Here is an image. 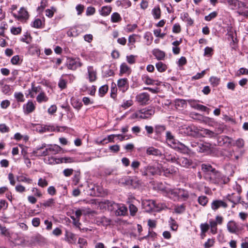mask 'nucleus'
I'll return each instance as SVG.
<instances>
[{
	"instance_id": "obj_28",
	"label": "nucleus",
	"mask_w": 248,
	"mask_h": 248,
	"mask_svg": "<svg viewBox=\"0 0 248 248\" xmlns=\"http://www.w3.org/2000/svg\"><path fill=\"white\" fill-rule=\"evenodd\" d=\"M48 150L50 151V154L56 155L60 152L62 148L60 146L56 144L48 145Z\"/></svg>"
},
{
	"instance_id": "obj_49",
	"label": "nucleus",
	"mask_w": 248,
	"mask_h": 248,
	"mask_svg": "<svg viewBox=\"0 0 248 248\" xmlns=\"http://www.w3.org/2000/svg\"><path fill=\"white\" fill-rule=\"evenodd\" d=\"M133 104V101L132 100L130 99L128 100H124L123 103L121 105V107L124 109H126L132 106Z\"/></svg>"
},
{
	"instance_id": "obj_10",
	"label": "nucleus",
	"mask_w": 248,
	"mask_h": 248,
	"mask_svg": "<svg viewBox=\"0 0 248 248\" xmlns=\"http://www.w3.org/2000/svg\"><path fill=\"white\" fill-rule=\"evenodd\" d=\"M210 179L212 183L214 184H218L221 182V175L220 173L216 171L214 169V171H212L210 174Z\"/></svg>"
},
{
	"instance_id": "obj_4",
	"label": "nucleus",
	"mask_w": 248,
	"mask_h": 248,
	"mask_svg": "<svg viewBox=\"0 0 248 248\" xmlns=\"http://www.w3.org/2000/svg\"><path fill=\"white\" fill-rule=\"evenodd\" d=\"M150 99V95L147 93H142L136 96V101L141 105L148 104Z\"/></svg>"
},
{
	"instance_id": "obj_55",
	"label": "nucleus",
	"mask_w": 248,
	"mask_h": 248,
	"mask_svg": "<svg viewBox=\"0 0 248 248\" xmlns=\"http://www.w3.org/2000/svg\"><path fill=\"white\" fill-rule=\"evenodd\" d=\"M213 53V49L212 47L206 46L204 48V56H211Z\"/></svg>"
},
{
	"instance_id": "obj_1",
	"label": "nucleus",
	"mask_w": 248,
	"mask_h": 248,
	"mask_svg": "<svg viewBox=\"0 0 248 248\" xmlns=\"http://www.w3.org/2000/svg\"><path fill=\"white\" fill-rule=\"evenodd\" d=\"M155 109L149 107L142 108L132 114L133 118L147 119L154 114Z\"/></svg>"
},
{
	"instance_id": "obj_51",
	"label": "nucleus",
	"mask_w": 248,
	"mask_h": 248,
	"mask_svg": "<svg viewBox=\"0 0 248 248\" xmlns=\"http://www.w3.org/2000/svg\"><path fill=\"white\" fill-rule=\"evenodd\" d=\"M108 86L107 85H104L102 86L99 89V93L101 96H103L108 92Z\"/></svg>"
},
{
	"instance_id": "obj_19",
	"label": "nucleus",
	"mask_w": 248,
	"mask_h": 248,
	"mask_svg": "<svg viewBox=\"0 0 248 248\" xmlns=\"http://www.w3.org/2000/svg\"><path fill=\"white\" fill-rule=\"evenodd\" d=\"M153 55L158 60H163L165 57L166 54L165 52L160 50L158 48H155L152 51Z\"/></svg>"
},
{
	"instance_id": "obj_59",
	"label": "nucleus",
	"mask_w": 248,
	"mask_h": 248,
	"mask_svg": "<svg viewBox=\"0 0 248 248\" xmlns=\"http://www.w3.org/2000/svg\"><path fill=\"white\" fill-rule=\"evenodd\" d=\"M42 24V20L39 18L34 20L32 24V26L35 28H40Z\"/></svg>"
},
{
	"instance_id": "obj_25",
	"label": "nucleus",
	"mask_w": 248,
	"mask_h": 248,
	"mask_svg": "<svg viewBox=\"0 0 248 248\" xmlns=\"http://www.w3.org/2000/svg\"><path fill=\"white\" fill-rule=\"evenodd\" d=\"M178 201L180 200H186L189 197L188 192L183 189H178Z\"/></svg>"
},
{
	"instance_id": "obj_2",
	"label": "nucleus",
	"mask_w": 248,
	"mask_h": 248,
	"mask_svg": "<svg viewBox=\"0 0 248 248\" xmlns=\"http://www.w3.org/2000/svg\"><path fill=\"white\" fill-rule=\"evenodd\" d=\"M142 206L147 212H150L152 211H158L163 208L162 205H161V207H160L159 204H156L155 201L152 200H142Z\"/></svg>"
},
{
	"instance_id": "obj_30",
	"label": "nucleus",
	"mask_w": 248,
	"mask_h": 248,
	"mask_svg": "<svg viewBox=\"0 0 248 248\" xmlns=\"http://www.w3.org/2000/svg\"><path fill=\"white\" fill-rule=\"evenodd\" d=\"M162 170L164 172V175L166 176H168L170 174H175L177 172V169L174 167H171L167 169L163 168Z\"/></svg>"
},
{
	"instance_id": "obj_32",
	"label": "nucleus",
	"mask_w": 248,
	"mask_h": 248,
	"mask_svg": "<svg viewBox=\"0 0 248 248\" xmlns=\"http://www.w3.org/2000/svg\"><path fill=\"white\" fill-rule=\"evenodd\" d=\"M201 131L202 132L201 134H202L204 137L213 138L216 136V134L215 133L207 129H201Z\"/></svg>"
},
{
	"instance_id": "obj_41",
	"label": "nucleus",
	"mask_w": 248,
	"mask_h": 248,
	"mask_svg": "<svg viewBox=\"0 0 248 248\" xmlns=\"http://www.w3.org/2000/svg\"><path fill=\"white\" fill-rule=\"evenodd\" d=\"M191 105L193 108L202 111H206L209 109L205 106L201 104H195V103L191 104Z\"/></svg>"
},
{
	"instance_id": "obj_47",
	"label": "nucleus",
	"mask_w": 248,
	"mask_h": 248,
	"mask_svg": "<svg viewBox=\"0 0 248 248\" xmlns=\"http://www.w3.org/2000/svg\"><path fill=\"white\" fill-rule=\"evenodd\" d=\"M198 202L202 206H205L208 202V198L205 196H201L198 198Z\"/></svg>"
},
{
	"instance_id": "obj_11",
	"label": "nucleus",
	"mask_w": 248,
	"mask_h": 248,
	"mask_svg": "<svg viewBox=\"0 0 248 248\" xmlns=\"http://www.w3.org/2000/svg\"><path fill=\"white\" fill-rule=\"evenodd\" d=\"M228 206L227 204L222 200H214L211 203V207L212 210L216 211L219 208L222 207L226 208Z\"/></svg>"
},
{
	"instance_id": "obj_7",
	"label": "nucleus",
	"mask_w": 248,
	"mask_h": 248,
	"mask_svg": "<svg viewBox=\"0 0 248 248\" xmlns=\"http://www.w3.org/2000/svg\"><path fill=\"white\" fill-rule=\"evenodd\" d=\"M229 6L232 9H236L246 6V4L244 2L240 0H226Z\"/></svg>"
},
{
	"instance_id": "obj_29",
	"label": "nucleus",
	"mask_w": 248,
	"mask_h": 248,
	"mask_svg": "<svg viewBox=\"0 0 248 248\" xmlns=\"http://www.w3.org/2000/svg\"><path fill=\"white\" fill-rule=\"evenodd\" d=\"M181 18L182 20L187 23L189 25H191L193 21L192 19L189 17L188 13L184 12L181 14Z\"/></svg>"
},
{
	"instance_id": "obj_39",
	"label": "nucleus",
	"mask_w": 248,
	"mask_h": 248,
	"mask_svg": "<svg viewBox=\"0 0 248 248\" xmlns=\"http://www.w3.org/2000/svg\"><path fill=\"white\" fill-rule=\"evenodd\" d=\"M104 204L107 206L108 209L110 210L116 209V206H118V204L112 201L108 200L105 201Z\"/></svg>"
},
{
	"instance_id": "obj_38",
	"label": "nucleus",
	"mask_w": 248,
	"mask_h": 248,
	"mask_svg": "<svg viewBox=\"0 0 248 248\" xmlns=\"http://www.w3.org/2000/svg\"><path fill=\"white\" fill-rule=\"evenodd\" d=\"M228 139L229 137L225 136H221L217 137V145L218 146L223 145L225 143L227 142Z\"/></svg>"
},
{
	"instance_id": "obj_14",
	"label": "nucleus",
	"mask_w": 248,
	"mask_h": 248,
	"mask_svg": "<svg viewBox=\"0 0 248 248\" xmlns=\"http://www.w3.org/2000/svg\"><path fill=\"white\" fill-rule=\"evenodd\" d=\"M211 148V144L207 142H200L199 146L197 148V152L204 153L210 151Z\"/></svg>"
},
{
	"instance_id": "obj_23",
	"label": "nucleus",
	"mask_w": 248,
	"mask_h": 248,
	"mask_svg": "<svg viewBox=\"0 0 248 248\" xmlns=\"http://www.w3.org/2000/svg\"><path fill=\"white\" fill-rule=\"evenodd\" d=\"M65 240L70 244H76L77 238L76 235L71 232L66 231Z\"/></svg>"
},
{
	"instance_id": "obj_35",
	"label": "nucleus",
	"mask_w": 248,
	"mask_h": 248,
	"mask_svg": "<svg viewBox=\"0 0 248 248\" xmlns=\"http://www.w3.org/2000/svg\"><path fill=\"white\" fill-rule=\"evenodd\" d=\"M36 100L38 103H41L43 102H46L48 98L44 92H41L37 95Z\"/></svg>"
},
{
	"instance_id": "obj_57",
	"label": "nucleus",
	"mask_w": 248,
	"mask_h": 248,
	"mask_svg": "<svg viewBox=\"0 0 248 248\" xmlns=\"http://www.w3.org/2000/svg\"><path fill=\"white\" fill-rule=\"evenodd\" d=\"M129 70V67L125 63H123L120 66V73H126Z\"/></svg>"
},
{
	"instance_id": "obj_62",
	"label": "nucleus",
	"mask_w": 248,
	"mask_h": 248,
	"mask_svg": "<svg viewBox=\"0 0 248 248\" xmlns=\"http://www.w3.org/2000/svg\"><path fill=\"white\" fill-rule=\"evenodd\" d=\"M215 243L214 239H208L207 241L204 243V247L205 248H209L213 246Z\"/></svg>"
},
{
	"instance_id": "obj_8",
	"label": "nucleus",
	"mask_w": 248,
	"mask_h": 248,
	"mask_svg": "<svg viewBox=\"0 0 248 248\" xmlns=\"http://www.w3.org/2000/svg\"><path fill=\"white\" fill-rule=\"evenodd\" d=\"M171 159L174 160V162L183 167L188 168L192 164V162L190 160L184 157L177 158L174 157L173 158H171Z\"/></svg>"
},
{
	"instance_id": "obj_48",
	"label": "nucleus",
	"mask_w": 248,
	"mask_h": 248,
	"mask_svg": "<svg viewBox=\"0 0 248 248\" xmlns=\"http://www.w3.org/2000/svg\"><path fill=\"white\" fill-rule=\"evenodd\" d=\"M22 60L20 58L18 55H16L12 57L11 60V63L14 65L20 64Z\"/></svg>"
},
{
	"instance_id": "obj_37",
	"label": "nucleus",
	"mask_w": 248,
	"mask_h": 248,
	"mask_svg": "<svg viewBox=\"0 0 248 248\" xmlns=\"http://www.w3.org/2000/svg\"><path fill=\"white\" fill-rule=\"evenodd\" d=\"M122 20V17L118 13H113L111 16V21L112 23L119 22Z\"/></svg>"
},
{
	"instance_id": "obj_53",
	"label": "nucleus",
	"mask_w": 248,
	"mask_h": 248,
	"mask_svg": "<svg viewBox=\"0 0 248 248\" xmlns=\"http://www.w3.org/2000/svg\"><path fill=\"white\" fill-rule=\"evenodd\" d=\"M142 79L143 80L144 82L147 85H153L155 82V80L151 79L148 76H143L142 77Z\"/></svg>"
},
{
	"instance_id": "obj_64",
	"label": "nucleus",
	"mask_w": 248,
	"mask_h": 248,
	"mask_svg": "<svg viewBox=\"0 0 248 248\" xmlns=\"http://www.w3.org/2000/svg\"><path fill=\"white\" fill-rule=\"evenodd\" d=\"M129 211L130 215L131 216H134L138 211L137 207L133 204H130L129 206Z\"/></svg>"
},
{
	"instance_id": "obj_54",
	"label": "nucleus",
	"mask_w": 248,
	"mask_h": 248,
	"mask_svg": "<svg viewBox=\"0 0 248 248\" xmlns=\"http://www.w3.org/2000/svg\"><path fill=\"white\" fill-rule=\"evenodd\" d=\"M210 81L211 82V84L214 86L216 87L217 85H218L220 79L219 78H217L216 77H212L210 78Z\"/></svg>"
},
{
	"instance_id": "obj_46",
	"label": "nucleus",
	"mask_w": 248,
	"mask_h": 248,
	"mask_svg": "<svg viewBox=\"0 0 248 248\" xmlns=\"http://www.w3.org/2000/svg\"><path fill=\"white\" fill-rule=\"evenodd\" d=\"M78 34L79 32H78V30L76 28H71L67 32V35L70 37L77 36L78 35Z\"/></svg>"
},
{
	"instance_id": "obj_6",
	"label": "nucleus",
	"mask_w": 248,
	"mask_h": 248,
	"mask_svg": "<svg viewBox=\"0 0 248 248\" xmlns=\"http://www.w3.org/2000/svg\"><path fill=\"white\" fill-rule=\"evenodd\" d=\"M119 90L122 93L125 92L129 88V82L126 78L119 79L117 81Z\"/></svg>"
},
{
	"instance_id": "obj_18",
	"label": "nucleus",
	"mask_w": 248,
	"mask_h": 248,
	"mask_svg": "<svg viewBox=\"0 0 248 248\" xmlns=\"http://www.w3.org/2000/svg\"><path fill=\"white\" fill-rule=\"evenodd\" d=\"M146 153L148 155H162V153L159 150L152 146L149 147L147 148Z\"/></svg>"
},
{
	"instance_id": "obj_42",
	"label": "nucleus",
	"mask_w": 248,
	"mask_h": 248,
	"mask_svg": "<svg viewBox=\"0 0 248 248\" xmlns=\"http://www.w3.org/2000/svg\"><path fill=\"white\" fill-rule=\"evenodd\" d=\"M156 69L159 72L165 71L167 68V65L162 62H158L155 64Z\"/></svg>"
},
{
	"instance_id": "obj_56",
	"label": "nucleus",
	"mask_w": 248,
	"mask_h": 248,
	"mask_svg": "<svg viewBox=\"0 0 248 248\" xmlns=\"http://www.w3.org/2000/svg\"><path fill=\"white\" fill-rule=\"evenodd\" d=\"M217 15V12H213L208 16H206L204 17L205 20L209 21H211L213 18H215Z\"/></svg>"
},
{
	"instance_id": "obj_13",
	"label": "nucleus",
	"mask_w": 248,
	"mask_h": 248,
	"mask_svg": "<svg viewBox=\"0 0 248 248\" xmlns=\"http://www.w3.org/2000/svg\"><path fill=\"white\" fill-rule=\"evenodd\" d=\"M35 109V106L31 100H29L27 104L23 105V111L25 114H28L33 112Z\"/></svg>"
},
{
	"instance_id": "obj_63",
	"label": "nucleus",
	"mask_w": 248,
	"mask_h": 248,
	"mask_svg": "<svg viewBox=\"0 0 248 248\" xmlns=\"http://www.w3.org/2000/svg\"><path fill=\"white\" fill-rule=\"evenodd\" d=\"M55 202L53 199H49L48 200L45 201L43 205L45 207H50L54 205Z\"/></svg>"
},
{
	"instance_id": "obj_16",
	"label": "nucleus",
	"mask_w": 248,
	"mask_h": 248,
	"mask_svg": "<svg viewBox=\"0 0 248 248\" xmlns=\"http://www.w3.org/2000/svg\"><path fill=\"white\" fill-rule=\"evenodd\" d=\"M88 78L90 82H92L96 80L97 78L96 71L94 69L93 66L88 67Z\"/></svg>"
},
{
	"instance_id": "obj_21",
	"label": "nucleus",
	"mask_w": 248,
	"mask_h": 248,
	"mask_svg": "<svg viewBox=\"0 0 248 248\" xmlns=\"http://www.w3.org/2000/svg\"><path fill=\"white\" fill-rule=\"evenodd\" d=\"M15 16L19 20L27 19L29 17V15L25 9L21 8L20 9L18 15H15Z\"/></svg>"
},
{
	"instance_id": "obj_33",
	"label": "nucleus",
	"mask_w": 248,
	"mask_h": 248,
	"mask_svg": "<svg viewBox=\"0 0 248 248\" xmlns=\"http://www.w3.org/2000/svg\"><path fill=\"white\" fill-rule=\"evenodd\" d=\"M166 140L169 142V144L171 145H173L174 142L177 140L174 138V136L172 135L170 131H167L166 132Z\"/></svg>"
},
{
	"instance_id": "obj_61",
	"label": "nucleus",
	"mask_w": 248,
	"mask_h": 248,
	"mask_svg": "<svg viewBox=\"0 0 248 248\" xmlns=\"http://www.w3.org/2000/svg\"><path fill=\"white\" fill-rule=\"evenodd\" d=\"M138 35L135 34H133L130 35L128 37V45H134L135 43L136 42V37Z\"/></svg>"
},
{
	"instance_id": "obj_9",
	"label": "nucleus",
	"mask_w": 248,
	"mask_h": 248,
	"mask_svg": "<svg viewBox=\"0 0 248 248\" xmlns=\"http://www.w3.org/2000/svg\"><path fill=\"white\" fill-rule=\"evenodd\" d=\"M227 228L228 231L232 233H236L241 230L237 224L233 220L228 222Z\"/></svg>"
},
{
	"instance_id": "obj_36",
	"label": "nucleus",
	"mask_w": 248,
	"mask_h": 248,
	"mask_svg": "<svg viewBox=\"0 0 248 248\" xmlns=\"http://www.w3.org/2000/svg\"><path fill=\"white\" fill-rule=\"evenodd\" d=\"M16 180L19 182H25L27 184H31L32 182V180L30 178H27L23 175L17 176L16 177Z\"/></svg>"
},
{
	"instance_id": "obj_20",
	"label": "nucleus",
	"mask_w": 248,
	"mask_h": 248,
	"mask_svg": "<svg viewBox=\"0 0 248 248\" xmlns=\"http://www.w3.org/2000/svg\"><path fill=\"white\" fill-rule=\"evenodd\" d=\"M115 214L116 216H124L127 211V208L123 204H118L116 207Z\"/></svg>"
},
{
	"instance_id": "obj_50",
	"label": "nucleus",
	"mask_w": 248,
	"mask_h": 248,
	"mask_svg": "<svg viewBox=\"0 0 248 248\" xmlns=\"http://www.w3.org/2000/svg\"><path fill=\"white\" fill-rule=\"evenodd\" d=\"M117 88L115 84H112L111 87L110 96L113 99H115L117 96Z\"/></svg>"
},
{
	"instance_id": "obj_44",
	"label": "nucleus",
	"mask_w": 248,
	"mask_h": 248,
	"mask_svg": "<svg viewBox=\"0 0 248 248\" xmlns=\"http://www.w3.org/2000/svg\"><path fill=\"white\" fill-rule=\"evenodd\" d=\"M214 168L209 164H203L202 165V170L204 172H208L210 174L212 171H214Z\"/></svg>"
},
{
	"instance_id": "obj_31",
	"label": "nucleus",
	"mask_w": 248,
	"mask_h": 248,
	"mask_svg": "<svg viewBox=\"0 0 248 248\" xmlns=\"http://www.w3.org/2000/svg\"><path fill=\"white\" fill-rule=\"evenodd\" d=\"M132 180L129 176H125L119 180V183L125 186H131L132 184Z\"/></svg>"
},
{
	"instance_id": "obj_43",
	"label": "nucleus",
	"mask_w": 248,
	"mask_h": 248,
	"mask_svg": "<svg viewBox=\"0 0 248 248\" xmlns=\"http://www.w3.org/2000/svg\"><path fill=\"white\" fill-rule=\"evenodd\" d=\"M144 38L146 40L147 45L149 46L152 44L153 38L150 32H146L144 34Z\"/></svg>"
},
{
	"instance_id": "obj_58",
	"label": "nucleus",
	"mask_w": 248,
	"mask_h": 248,
	"mask_svg": "<svg viewBox=\"0 0 248 248\" xmlns=\"http://www.w3.org/2000/svg\"><path fill=\"white\" fill-rule=\"evenodd\" d=\"M38 185L41 187H45L48 185V182L45 179L40 178L38 180Z\"/></svg>"
},
{
	"instance_id": "obj_5",
	"label": "nucleus",
	"mask_w": 248,
	"mask_h": 248,
	"mask_svg": "<svg viewBox=\"0 0 248 248\" xmlns=\"http://www.w3.org/2000/svg\"><path fill=\"white\" fill-rule=\"evenodd\" d=\"M142 175L143 176H148L149 175H154L157 174L158 170L152 166H148L144 167L141 170Z\"/></svg>"
},
{
	"instance_id": "obj_40",
	"label": "nucleus",
	"mask_w": 248,
	"mask_h": 248,
	"mask_svg": "<svg viewBox=\"0 0 248 248\" xmlns=\"http://www.w3.org/2000/svg\"><path fill=\"white\" fill-rule=\"evenodd\" d=\"M166 130L164 125L157 124L155 126V131L157 135L161 134Z\"/></svg>"
},
{
	"instance_id": "obj_17",
	"label": "nucleus",
	"mask_w": 248,
	"mask_h": 248,
	"mask_svg": "<svg viewBox=\"0 0 248 248\" xmlns=\"http://www.w3.org/2000/svg\"><path fill=\"white\" fill-rule=\"evenodd\" d=\"M185 133L188 136L194 137L197 135L198 131L197 128L193 125H189L186 127Z\"/></svg>"
},
{
	"instance_id": "obj_27",
	"label": "nucleus",
	"mask_w": 248,
	"mask_h": 248,
	"mask_svg": "<svg viewBox=\"0 0 248 248\" xmlns=\"http://www.w3.org/2000/svg\"><path fill=\"white\" fill-rule=\"evenodd\" d=\"M112 8L109 6H103L100 10V14L104 16L109 15L111 12Z\"/></svg>"
},
{
	"instance_id": "obj_22",
	"label": "nucleus",
	"mask_w": 248,
	"mask_h": 248,
	"mask_svg": "<svg viewBox=\"0 0 248 248\" xmlns=\"http://www.w3.org/2000/svg\"><path fill=\"white\" fill-rule=\"evenodd\" d=\"M227 199L230 202L234 203V204H237L239 203L241 200V197L240 195H235L234 193L231 194H228L226 196Z\"/></svg>"
},
{
	"instance_id": "obj_3",
	"label": "nucleus",
	"mask_w": 248,
	"mask_h": 248,
	"mask_svg": "<svg viewBox=\"0 0 248 248\" xmlns=\"http://www.w3.org/2000/svg\"><path fill=\"white\" fill-rule=\"evenodd\" d=\"M32 154L35 156H45L50 155L48 150V145L44 143L40 146L36 147L32 152Z\"/></svg>"
},
{
	"instance_id": "obj_60",
	"label": "nucleus",
	"mask_w": 248,
	"mask_h": 248,
	"mask_svg": "<svg viewBox=\"0 0 248 248\" xmlns=\"http://www.w3.org/2000/svg\"><path fill=\"white\" fill-rule=\"evenodd\" d=\"M169 223L172 230L176 231L178 228L176 221L171 217L170 218Z\"/></svg>"
},
{
	"instance_id": "obj_24",
	"label": "nucleus",
	"mask_w": 248,
	"mask_h": 248,
	"mask_svg": "<svg viewBox=\"0 0 248 248\" xmlns=\"http://www.w3.org/2000/svg\"><path fill=\"white\" fill-rule=\"evenodd\" d=\"M71 103L72 106L77 110H79L82 106V103L80 100L74 97H72L71 99Z\"/></svg>"
},
{
	"instance_id": "obj_15",
	"label": "nucleus",
	"mask_w": 248,
	"mask_h": 248,
	"mask_svg": "<svg viewBox=\"0 0 248 248\" xmlns=\"http://www.w3.org/2000/svg\"><path fill=\"white\" fill-rule=\"evenodd\" d=\"M172 148L182 152H186L189 150L188 147L183 143L176 140L173 145H171Z\"/></svg>"
},
{
	"instance_id": "obj_12",
	"label": "nucleus",
	"mask_w": 248,
	"mask_h": 248,
	"mask_svg": "<svg viewBox=\"0 0 248 248\" xmlns=\"http://www.w3.org/2000/svg\"><path fill=\"white\" fill-rule=\"evenodd\" d=\"M81 65L82 63L79 62L78 59H69L68 60L67 66L69 69L75 70Z\"/></svg>"
},
{
	"instance_id": "obj_52",
	"label": "nucleus",
	"mask_w": 248,
	"mask_h": 248,
	"mask_svg": "<svg viewBox=\"0 0 248 248\" xmlns=\"http://www.w3.org/2000/svg\"><path fill=\"white\" fill-rule=\"evenodd\" d=\"M161 11L159 7H155L153 10V14L154 17L156 19H158L160 17Z\"/></svg>"
},
{
	"instance_id": "obj_45",
	"label": "nucleus",
	"mask_w": 248,
	"mask_h": 248,
	"mask_svg": "<svg viewBox=\"0 0 248 248\" xmlns=\"http://www.w3.org/2000/svg\"><path fill=\"white\" fill-rule=\"evenodd\" d=\"M14 97L17 102H23L25 101L23 94L21 92H16L14 93Z\"/></svg>"
},
{
	"instance_id": "obj_34",
	"label": "nucleus",
	"mask_w": 248,
	"mask_h": 248,
	"mask_svg": "<svg viewBox=\"0 0 248 248\" xmlns=\"http://www.w3.org/2000/svg\"><path fill=\"white\" fill-rule=\"evenodd\" d=\"M209 227L211 228V232L213 234H215L217 232V222L215 220L211 219L209 221Z\"/></svg>"
},
{
	"instance_id": "obj_26",
	"label": "nucleus",
	"mask_w": 248,
	"mask_h": 248,
	"mask_svg": "<svg viewBox=\"0 0 248 248\" xmlns=\"http://www.w3.org/2000/svg\"><path fill=\"white\" fill-rule=\"evenodd\" d=\"M169 197L173 201H178V189H170L168 191Z\"/></svg>"
}]
</instances>
